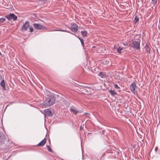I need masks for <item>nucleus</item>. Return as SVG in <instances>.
I'll return each mask as SVG.
<instances>
[{
    "mask_svg": "<svg viewBox=\"0 0 160 160\" xmlns=\"http://www.w3.org/2000/svg\"><path fill=\"white\" fill-rule=\"evenodd\" d=\"M51 31H62V32H69V33H70V32L68 31H66V30H61V29H59V30H56L55 29H53V30H51ZM70 33H71V32H70Z\"/></svg>",
    "mask_w": 160,
    "mask_h": 160,
    "instance_id": "obj_15",
    "label": "nucleus"
},
{
    "mask_svg": "<svg viewBox=\"0 0 160 160\" xmlns=\"http://www.w3.org/2000/svg\"><path fill=\"white\" fill-rule=\"evenodd\" d=\"M156 149H157V147H156Z\"/></svg>",
    "mask_w": 160,
    "mask_h": 160,
    "instance_id": "obj_32",
    "label": "nucleus"
},
{
    "mask_svg": "<svg viewBox=\"0 0 160 160\" xmlns=\"http://www.w3.org/2000/svg\"><path fill=\"white\" fill-rule=\"evenodd\" d=\"M122 50V48H117V51L118 53H121V51Z\"/></svg>",
    "mask_w": 160,
    "mask_h": 160,
    "instance_id": "obj_17",
    "label": "nucleus"
},
{
    "mask_svg": "<svg viewBox=\"0 0 160 160\" xmlns=\"http://www.w3.org/2000/svg\"><path fill=\"white\" fill-rule=\"evenodd\" d=\"M6 18L9 21L12 19L14 21L16 20L17 18V16L13 13H10L9 14L6 16Z\"/></svg>",
    "mask_w": 160,
    "mask_h": 160,
    "instance_id": "obj_4",
    "label": "nucleus"
},
{
    "mask_svg": "<svg viewBox=\"0 0 160 160\" xmlns=\"http://www.w3.org/2000/svg\"><path fill=\"white\" fill-rule=\"evenodd\" d=\"M95 46H93L92 47V48H95Z\"/></svg>",
    "mask_w": 160,
    "mask_h": 160,
    "instance_id": "obj_29",
    "label": "nucleus"
},
{
    "mask_svg": "<svg viewBox=\"0 0 160 160\" xmlns=\"http://www.w3.org/2000/svg\"><path fill=\"white\" fill-rule=\"evenodd\" d=\"M154 4H156L157 3V0H152Z\"/></svg>",
    "mask_w": 160,
    "mask_h": 160,
    "instance_id": "obj_25",
    "label": "nucleus"
},
{
    "mask_svg": "<svg viewBox=\"0 0 160 160\" xmlns=\"http://www.w3.org/2000/svg\"><path fill=\"white\" fill-rule=\"evenodd\" d=\"M47 148V149L50 152H52V150L51 149V148H50V147L49 145H47L46 146Z\"/></svg>",
    "mask_w": 160,
    "mask_h": 160,
    "instance_id": "obj_19",
    "label": "nucleus"
},
{
    "mask_svg": "<svg viewBox=\"0 0 160 160\" xmlns=\"http://www.w3.org/2000/svg\"><path fill=\"white\" fill-rule=\"evenodd\" d=\"M7 135L3 131H0V144L3 143L7 138Z\"/></svg>",
    "mask_w": 160,
    "mask_h": 160,
    "instance_id": "obj_3",
    "label": "nucleus"
},
{
    "mask_svg": "<svg viewBox=\"0 0 160 160\" xmlns=\"http://www.w3.org/2000/svg\"><path fill=\"white\" fill-rule=\"evenodd\" d=\"M139 21V19L137 16H136L134 20V22L136 23Z\"/></svg>",
    "mask_w": 160,
    "mask_h": 160,
    "instance_id": "obj_18",
    "label": "nucleus"
},
{
    "mask_svg": "<svg viewBox=\"0 0 160 160\" xmlns=\"http://www.w3.org/2000/svg\"><path fill=\"white\" fill-rule=\"evenodd\" d=\"M136 87V85L135 83H133L130 86L131 91L134 94L135 93V88Z\"/></svg>",
    "mask_w": 160,
    "mask_h": 160,
    "instance_id": "obj_8",
    "label": "nucleus"
},
{
    "mask_svg": "<svg viewBox=\"0 0 160 160\" xmlns=\"http://www.w3.org/2000/svg\"><path fill=\"white\" fill-rule=\"evenodd\" d=\"M98 75L100 76L102 78H104L105 77V74L102 72H100L98 74Z\"/></svg>",
    "mask_w": 160,
    "mask_h": 160,
    "instance_id": "obj_16",
    "label": "nucleus"
},
{
    "mask_svg": "<svg viewBox=\"0 0 160 160\" xmlns=\"http://www.w3.org/2000/svg\"><path fill=\"white\" fill-rule=\"evenodd\" d=\"M44 111L46 114L51 116L52 115V113L51 109H48L45 110Z\"/></svg>",
    "mask_w": 160,
    "mask_h": 160,
    "instance_id": "obj_11",
    "label": "nucleus"
},
{
    "mask_svg": "<svg viewBox=\"0 0 160 160\" xmlns=\"http://www.w3.org/2000/svg\"><path fill=\"white\" fill-rule=\"evenodd\" d=\"M55 98L53 97L47 95L46 98V100L43 102V104L46 106H51L55 103Z\"/></svg>",
    "mask_w": 160,
    "mask_h": 160,
    "instance_id": "obj_1",
    "label": "nucleus"
},
{
    "mask_svg": "<svg viewBox=\"0 0 160 160\" xmlns=\"http://www.w3.org/2000/svg\"><path fill=\"white\" fill-rule=\"evenodd\" d=\"M114 48L115 49H117L118 48L116 45H114Z\"/></svg>",
    "mask_w": 160,
    "mask_h": 160,
    "instance_id": "obj_26",
    "label": "nucleus"
},
{
    "mask_svg": "<svg viewBox=\"0 0 160 160\" xmlns=\"http://www.w3.org/2000/svg\"><path fill=\"white\" fill-rule=\"evenodd\" d=\"M109 92L113 96H114L117 94V93L116 92L114 91V90H109Z\"/></svg>",
    "mask_w": 160,
    "mask_h": 160,
    "instance_id": "obj_13",
    "label": "nucleus"
},
{
    "mask_svg": "<svg viewBox=\"0 0 160 160\" xmlns=\"http://www.w3.org/2000/svg\"><path fill=\"white\" fill-rule=\"evenodd\" d=\"M0 84L1 87L2 88L3 90H6V89L4 80H2Z\"/></svg>",
    "mask_w": 160,
    "mask_h": 160,
    "instance_id": "obj_10",
    "label": "nucleus"
},
{
    "mask_svg": "<svg viewBox=\"0 0 160 160\" xmlns=\"http://www.w3.org/2000/svg\"><path fill=\"white\" fill-rule=\"evenodd\" d=\"M148 46L147 45H146L145 46L146 48H147L148 47Z\"/></svg>",
    "mask_w": 160,
    "mask_h": 160,
    "instance_id": "obj_28",
    "label": "nucleus"
},
{
    "mask_svg": "<svg viewBox=\"0 0 160 160\" xmlns=\"http://www.w3.org/2000/svg\"><path fill=\"white\" fill-rule=\"evenodd\" d=\"M114 87L115 88L117 89H119L120 88V87L118 86V85L117 84H114Z\"/></svg>",
    "mask_w": 160,
    "mask_h": 160,
    "instance_id": "obj_23",
    "label": "nucleus"
},
{
    "mask_svg": "<svg viewBox=\"0 0 160 160\" xmlns=\"http://www.w3.org/2000/svg\"><path fill=\"white\" fill-rule=\"evenodd\" d=\"M6 20L5 18H0V23H2Z\"/></svg>",
    "mask_w": 160,
    "mask_h": 160,
    "instance_id": "obj_21",
    "label": "nucleus"
},
{
    "mask_svg": "<svg viewBox=\"0 0 160 160\" xmlns=\"http://www.w3.org/2000/svg\"><path fill=\"white\" fill-rule=\"evenodd\" d=\"M80 40V41L81 44L82 46H84V40L82 38H79Z\"/></svg>",
    "mask_w": 160,
    "mask_h": 160,
    "instance_id": "obj_20",
    "label": "nucleus"
},
{
    "mask_svg": "<svg viewBox=\"0 0 160 160\" xmlns=\"http://www.w3.org/2000/svg\"><path fill=\"white\" fill-rule=\"evenodd\" d=\"M156 149H157V147H156Z\"/></svg>",
    "mask_w": 160,
    "mask_h": 160,
    "instance_id": "obj_31",
    "label": "nucleus"
},
{
    "mask_svg": "<svg viewBox=\"0 0 160 160\" xmlns=\"http://www.w3.org/2000/svg\"><path fill=\"white\" fill-rule=\"evenodd\" d=\"M46 142V138H44L37 145L38 147H42L45 144Z\"/></svg>",
    "mask_w": 160,
    "mask_h": 160,
    "instance_id": "obj_9",
    "label": "nucleus"
},
{
    "mask_svg": "<svg viewBox=\"0 0 160 160\" xmlns=\"http://www.w3.org/2000/svg\"><path fill=\"white\" fill-rule=\"evenodd\" d=\"M28 28H29L30 31V32H32L33 31V29L32 26H29Z\"/></svg>",
    "mask_w": 160,
    "mask_h": 160,
    "instance_id": "obj_24",
    "label": "nucleus"
},
{
    "mask_svg": "<svg viewBox=\"0 0 160 160\" xmlns=\"http://www.w3.org/2000/svg\"><path fill=\"white\" fill-rule=\"evenodd\" d=\"M40 1H42V2H45L47 0H39Z\"/></svg>",
    "mask_w": 160,
    "mask_h": 160,
    "instance_id": "obj_27",
    "label": "nucleus"
},
{
    "mask_svg": "<svg viewBox=\"0 0 160 160\" xmlns=\"http://www.w3.org/2000/svg\"><path fill=\"white\" fill-rule=\"evenodd\" d=\"M71 30L73 32H76L78 31V26L75 23H71Z\"/></svg>",
    "mask_w": 160,
    "mask_h": 160,
    "instance_id": "obj_5",
    "label": "nucleus"
},
{
    "mask_svg": "<svg viewBox=\"0 0 160 160\" xmlns=\"http://www.w3.org/2000/svg\"><path fill=\"white\" fill-rule=\"evenodd\" d=\"M29 23L28 21H26L25 23L23 24L22 27V31H26L27 30L29 26Z\"/></svg>",
    "mask_w": 160,
    "mask_h": 160,
    "instance_id": "obj_7",
    "label": "nucleus"
},
{
    "mask_svg": "<svg viewBox=\"0 0 160 160\" xmlns=\"http://www.w3.org/2000/svg\"><path fill=\"white\" fill-rule=\"evenodd\" d=\"M33 26L37 29H43L46 28L45 27L42 25L40 24L34 23L33 24Z\"/></svg>",
    "mask_w": 160,
    "mask_h": 160,
    "instance_id": "obj_6",
    "label": "nucleus"
},
{
    "mask_svg": "<svg viewBox=\"0 0 160 160\" xmlns=\"http://www.w3.org/2000/svg\"><path fill=\"white\" fill-rule=\"evenodd\" d=\"M71 112L73 113L74 114L76 115L78 112V111L74 108H71L70 109Z\"/></svg>",
    "mask_w": 160,
    "mask_h": 160,
    "instance_id": "obj_12",
    "label": "nucleus"
},
{
    "mask_svg": "<svg viewBox=\"0 0 160 160\" xmlns=\"http://www.w3.org/2000/svg\"><path fill=\"white\" fill-rule=\"evenodd\" d=\"M146 50L147 52H148V53L150 52V51L151 50V49H150V48H149L148 47H148H147V48H146Z\"/></svg>",
    "mask_w": 160,
    "mask_h": 160,
    "instance_id": "obj_22",
    "label": "nucleus"
},
{
    "mask_svg": "<svg viewBox=\"0 0 160 160\" xmlns=\"http://www.w3.org/2000/svg\"><path fill=\"white\" fill-rule=\"evenodd\" d=\"M140 41L139 40L138 41H133L130 44V46L134 49L137 50L140 49Z\"/></svg>",
    "mask_w": 160,
    "mask_h": 160,
    "instance_id": "obj_2",
    "label": "nucleus"
},
{
    "mask_svg": "<svg viewBox=\"0 0 160 160\" xmlns=\"http://www.w3.org/2000/svg\"><path fill=\"white\" fill-rule=\"evenodd\" d=\"M2 55V54L0 52V55Z\"/></svg>",
    "mask_w": 160,
    "mask_h": 160,
    "instance_id": "obj_30",
    "label": "nucleus"
},
{
    "mask_svg": "<svg viewBox=\"0 0 160 160\" xmlns=\"http://www.w3.org/2000/svg\"><path fill=\"white\" fill-rule=\"evenodd\" d=\"M82 35L83 37H86L87 35V32L86 31H82L81 32Z\"/></svg>",
    "mask_w": 160,
    "mask_h": 160,
    "instance_id": "obj_14",
    "label": "nucleus"
}]
</instances>
